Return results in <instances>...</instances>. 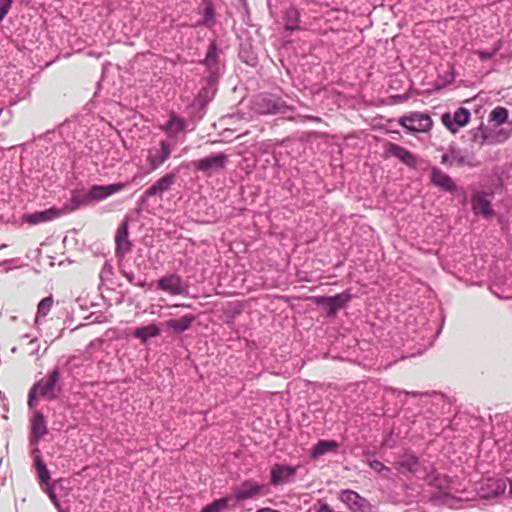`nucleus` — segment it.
Returning a JSON list of instances; mask_svg holds the SVG:
<instances>
[{
  "label": "nucleus",
  "instance_id": "1",
  "mask_svg": "<svg viewBox=\"0 0 512 512\" xmlns=\"http://www.w3.org/2000/svg\"><path fill=\"white\" fill-rule=\"evenodd\" d=\"M60 379V372L58 368H54L47 376V378L40 379L30 389L28 393V406L33 408L36 405L37 398L42 397L48 400H53L58 397L60 388L57 385Z\"/></svg>",
  "mask_w": 512,
  "mask_h": 512
},
{
  "label": "nucleus",
  "instance_id": "2",
  "mask_svg": "<svg viewBox=\"0 0 512 512\" xmlns=\"http://www.w3.org/2000/svg\"><path fill=\"white\" fill-rule=\"evenodd\" d=\"M471 141L482 147L486 144L495 145L506 141L510 137V132L506 129L490 128L481 124L470 131Z\"/></svg>",
  "mask_w": 512,
  "mask_h": 512
},
{
  "label": "nucleus",
  "instance_id": "3",
  "mask_svg": "<svg viewBox=\"0 0 512 512\" xmlns=\"http://www.w3.org/2000/svg\"><path fill=\"white\" fill-rule=\"evenodd\" d=\"M251 109L259 115L285 113L287 105L280 97L271 94H258L251 100Z\"/></svg>",
  "mask_w": 512,
  "mask_h": 512
},
{
  "label": "nucleus",
  "instance_id": "4",
  "mask_svg": "<svg viewBox=\"0 0 512 512\" xmlns=\"http://www.w3.org/2000/svg\"><path fill=\"white\" fill-rule=\"evenodd\" d=\"M398 124L410 133H427L432 129L433 121L426 113L411 112L399 117Z\"/></svg>",
  "mask_w": 512,
  "mask_h": 512
},
{
  "label": "nucleus",
  "instance_id": "5",
  "mask_svg": "<svg viewBox=\"0 0 512 512\" xmlns=\"http://www.w3.org/2000/svg\"><path fill=\"white\" fill-rule=\"evenodd\" d=\"M127 187L126 183L118 182L109 185H92L88 192L79 200V203L90 204L101 202L114 194L120 193Z\"/></svg>",
  "mask_w": 512,
  "mask_h": 512
},
{
  "label": "nucleus",
  "instance_id": "6",
  "mask_svg": "<svg viewBox=\"0 0 512 512\" xmlns=\"http://www.w3.org/2000/svg\"><path fill=\"white\" fill-rule=\"evenodd\" d=\"M338 499L352 512H371L370 503L353 490H341Z\"/></svg>",
  "mask_w": 512,
  "mask_h": 512
},
{
  "label": "nucleus",
  "instance_id": "7",
  "mask_svg": "<svg viewBox=\"0 0 512 512\" xmlns=\"http://www.w3.org/2000/svg\"><path fill=\"white\" fill-rule=\"evenodd\" d=\"M157 286L159 290L173 296L187 294V287L184 285L182 277L176 273L161 277Z\"/></svg>",
  "mask_w": 512,
  "mask_h": 512
},
{
  "label": "nucleus",
  "instance_id": "8",
  "mask_svg": "<svg viewBox=\"0 0 512 512\" xmlns=\"http://www.w3.org/2000/svg\"><path fill=\"white\" fill-rule=\"evenodd\" d=\"M470 112L464 107L458 108L453 115L444 113L441 116L442 124L453 134L457 133L460 128L466 126L470 121Z\"/></svg>",
  "mask_w": 512,
  "mask_h": 512
},
{
  "label": "nucleus",
  "instance_id": "9",
  "mask_svg": "<svg viewBox=\"0 0 512 512\" xmlns=\"http://www.w3.org/2000/svg\"><path fill=\"white\" fill-rule=\"evenodd\" d=\"M29 444L38 447L39 441L48 434V427L42 412L35 411L30 419Z\"/></svg>",
  "mask_w": 512,
  "mask_h": 512
},
{
  "label": "nucleus",
  "instance_id": "10",
  "mask_svg": "<svg viewBox=\"0 0 512 512\" xmlns=\"http://www.w3.org/2000/svg\"><path fill=\"white\" fill-rule=\"evenodd\" d=\"M385 152L388 155L397 158L408 167L415 168L418 164L417 156L415 154L396 143L387 142L385 144Z\"/></svg>",
  "mask_w": 512,
  "mask_h": 512
},
{
  "label": "nucleus",
  "instance_id": "11",
  "mask_svg": "<svg viewBox=\"0 0 512 512\" xmlns=\"http://www.w3.org/2000/svg\"><path fill=\"white\" fill-rule=\"evenodd\" d=\"M62 215L60 209L51 207L44 211H37L30 214H24L22 220L30 225H38L40 223H46L59 218Z\"/></svg>",
  "mask_w": 512,
  "mask_h": 512
},
{
  "label": "nucleus",
  "instance_id": "12",
  "mask_svg": "<svg viewBox=\"0 0 512 512\" xmlns=\"http://www.w3.org/2000/svg\"><path fill=\"white\" fill-rule=\"evenodd\" d=\"M350 300L351 295L347 292H343L331 297H318L316 299V303L319 305H325L328 308V315L334 316L337 310L343 307Z\"/></svg>",
  "mask_w": 512,
  "mask_h": 512
},
{
  "label": "nucleus",
  "instance_id": "13",
  "mask_svg": "<svg viewBox=\"0 0 512 512\" xmlns=\"http://www.w3.org/2000/svg\"><path fill=\"white\" fill-rule=\"evenodd\" d=\"M171 145L165 140L160 142V149L155 153L150 150L147 156V162L149 163L150 170L155 171L163 163H165L171 155Z\"/></svg>",
  "mask_w": 512,
  "mask_h": 512
},
{
  "label": "nucleus",
  "instance_id": "14",
  "mask_svg": "<svg viewBox=\"0 0 512 512\" xmlns=\"http://www.w3.org/2000/svg\"><path fill=\"white\" fill-rule=\"evenodd\" d=\"M175 180L176 175L173 173L164 175L144 192V198L155 196L161 198L163 193L168 191L171 188V186L175 183Z\"/></svg>",
  "mask_w": 512,
  "mask_h": 512
},
{
  "label": "nucleus",
  "instance_id": "15",
  "mask_svg": "<svg viewBox=\"0 0 512 512\" xmlns=\"http://www.w3.org/2000/svg\"><path fill=\"white\" fill-rule=\"evenodd\" d=\"M128 236V221L123 220L119 225L115 235L116 254L118 256H124L131 251L132 244Z\"/></svg>",
  "mask_w": 512,
  "mask_h": 512
},
{
  "label": "nucleus",
  "instance_id": "16",
  "mask_svg": "<svg viewBox=\"0 0 512 512\" xmlns=\"http://www.w3.org/2000/svg\"><path fill=\"white\" fill-rule=\"evenodd\" d=\"M227 161V156L225 154H216L211 155L207 158H202L196 161H193L192 165L196 170L202 172H208L213 168L222 169L224 168Z\"/></svg>",
  "mask_w": 512,
  "mask_h": 512
},
{
  "label": "nucleus",
  "instance_id": "17",
  "mask_svg": "<svg viewBox=\"0 0 512 512\" xmlns=\"http://www.w3.org/2000/svg\"><path fill=\"white\" fill-rule=\"evenodd\" d=\"M263 485L253 481L246 480L235 489L234 497L237 501L252 499L261 493Z\"/></svg>",
  "mask_w": 512,
  "mask_h": 512
},
{
  "label": "nucleus",
  "instance_id": "18",
  "mask_svg": "<svg viewBox=\"0 0 512 512\" xmlns=\"http://www.w3.org/2000/svg\"><path fill=\"white\" fill-rule=\"evenodd\" d=\"M441 163L446 166L461 167L470 165L467 155L460 149H451L441 157Z\"/></svg>",
  "mask_w": 512,
  "mask_h": 512
},
{
  "label": "nucleus",
  "instance_id": "19",
  "mask_svg": "<svg viewBox=\"0 0 512 512\" xmlns=\"http://www.w3.org/2000/svg\"><path fill=\"white\" fill-rule=\"evenodd\" d=\"M31 453L34 456L35 469L37 471L40 485H48L50 483V473L40 455L39 448H33Z\"/></svg>",
  "mask_w": 512,
  "mask_h": 512
},
{
  "label": "nucleus",
  "instance_id": "20",
  "mask_svg": "<svg viewBox=\"0 0 512 512\" xmlns=\"http://www.w3.org/2000/svg\"><path fill=\"white\" fill-rule=\"evenodd\" d=\"M431 181L434 185L439 186L446 191L455 190L454 182L450 176L437 167L432 168Z\"/></svg>",
  "mask_w": 512,
  "mask_h": 512
},
{
  "label": "nucleus",
  "instance_id": "21",
  "mask_svg": "<svg viewBox=\"0 0 512 512\" xmlns=\"http://www.w3.org/2000/svg\"><path fill=\"white\" fill-rule=\"evenodd\" d=\"M295 474V469L285 465H274L271 470V483L278 485L284 483L289 477Z\"/></svg>",
  "mask_w": 512,
  "mask_h": 512
},
{
  "label": "nucleus",
  "instance_id": "22",
  "mask_svg": "<svg viewBox=\"0 0 512 512\" xmlns=\"http://www.w3.org/2000/svg\"><path fill=\"white\" fill-rule=\"evenodd\" d=\"M472 208L476 214H482L487 217L492 215L490 200L483 194H476L472 198Z\"/></svg>",
  "mask_w": 512,
  "mask_h": 512
},
{
  "label": "nucleus",
  "instance_id": "23",
  "mask_svg": "<svg viewBox=\"0 0 512 512\" xmlns=\"http://www.w3.org/2000/svg\"><path fill=\"white\" fill-rule=\"evenodd\" d=\"M195 320V316L186 314L178 319H170L166 322L168 328L176 333H182L188 330Z\"/></svg>",
  "mask_w": 512,
  "mask_h": 512
},
{
  "label": "nucleus",
  "instance_id": "24",
  "mask_svg": "<svg viewBox=\"0 0 512 512\" xmlns=\"http://www.w3.org/2000/svg\"><path fill=\"white\" fill-rule=\"evenodd\" d=\"M338 447V444L334 440H320L311 450V457L313 459H317L320 456L335 451Z\"/></svg>",
  "mask_w": 512,
  "mask_h": 512
},
{
  "label": "nucleus",
  "instance_id": "25",
  "mask_svg": "<svg viewBox=\"0 0 512 512\" xmlns=\"http://www.w3.org/2000/svg\"><path fill=\"white\" fill-rule=\"evenodd\" d=\"M509 112L505 107H495L488 116V122L493 123L496 129H500L499 126L503 125L508 120Z\"/></svg>",
  "mask_w": 512,
  "mask_h": 512
},
{
  "label": "nucleus",
  "instance_id": "26",
  "mask_svg": "<svg viewBox=\"0 0 512 512\" xmlns=\"http://www.w3.org/2000/svg\"><path fill=\"white\" fill-rule=\"evenodd\" d=\"M300 13L295 7H290L286 10L284 20L286 30L294 31L299 29Z\"/></svg>",
  "mask_w": 512,
  "mask_h": 512
},
{
  "label": "nucleus",
  "instance_id": "27",
  "mask_svg": "<svg viewBox=\"0 0 512 512\" xmlns=\"http://www.w3.org/2000/svg\"><path fill=\"white\" fill-rule=\"evenodd\" d=\"M185 127L184 120L178 118L174 114L170 116L169 121L166 125L162 127V129L169 135H175L182 131Z\"/></svg>",
  "mask_w": 512,
  "mask_h": 512
},
{
  "label": "nucleus",
  "instance_id": "28",
  "mask_svg": "<svg viewBox=\"0 0 512 512\" xmlns=\"http://www.w3.org/2000/svg\"><path fill=\"white\" fill-rule=\"evenodd\" d=\"M159 334V329L155 324H150L144 327L137 328L134 331V336L142 341H147L148 339L157 336Z\"/></svg>",
  "mask_w": 512,
  "mask_h": 512
},
{
  "label": "nucleus",
  "instance_id": "29",
  "mask_svg": "<svg viewBox=\"0 0 512 512\" xmlns=\"http://www.w3.org/2000/svg\"><path fill=\"white\" fill-rule=\"evenodd\" d=\"M53 303H54V300H53L52 296L45 297L39 302V304L37 306L35 323H38L40 318L45 317L49 314V312L51 311V309L53 307Z\"/></svg>",
  "mask_w": 512,
  "mask_h": 512
},
{
  "label": "nucleus",
  "instance_id": "30",
  "mask_svg": "<svg viewBox=\"0 0 512 512\" xmlns=\"http://www.w3.org/2000/svg\"><path fill=\"white\" fill-rule=\"evenodd\" d=\"M230 499V497L217 499L203 507L201 512H222L228 507Z\"/></svg>",
  "mask_w": 512,
  "mask_h": 512
},
{
  "label": "nucleus",
  "instance_id": "31",
  "mask_svg": "<svg viewBox=\"0 0 512 512\" xmlns=\"http://www.w3.org/2000/svg\"><path fill=\"white\" fill-rule=\"evenodd\" d=\"M218 61V52L215 43H211L208 47V51L203 63L209 68L213 69L216 67Z\"/></svg>",
  "mask_w": 512,
  "mask_h": 512
},
{
  "label": "nucleus",
  "instance_id": "32",
  "mask_svg": "<svg viewBox=\"0 0 512 512\" xmlns=\"http://www.w3.org/2000/svg\"><path fill=\"white\" fill-rule=\"evenodd\" d=\"M12 6V0H0V22L8 14Z\"/></svg>",
  "mask_w": 512,
  "mask_h": 512
},
{
  "label": "nucleus",
  "instance_id": "33",
  "mask_svg": "<svg viewBox=\"0 0 512 512\" xmlns=\"http://www.w3.org/2000/svg\"><path fill=\"white\" fill-rule=\"evenodd\" d=\"M43 491L47 493V495L49 496L50 500L52 501V503L55 505V506H58L59 505V502H58V499L56 497V494L53 490V487L52 485L49 483L48 485H43L41 486Z\"/></svg>",
  "mask_w": 512,
  "mask_h": 512
},
{
  "label": "nucleus",
  "instance_id": "34",
  "mask_svg": "<svg viewBox=\"0 0 512 512\" xmlns=\"http://www.w3.org/2000/svg\"><path fill=\"white\" fill-rule=\"evenodd\" d=\"M369 466L377 471V472H382L383 470H388L387 467H385V465L383 463H381L380 461L378 460H373V461H370L369 462Z\"/></svg>",
  "mask_w": 512,
  "mask_h": 512
},
{
  "label": "nucleus",
  "instance_id": "35",
  "mask_svg": "<svg viewBox=\"0 0 512 512\" xmlns=\"http://www.w3.org/2000/svg\"><path fill=\"white\" fill-rule=\"evenodd\" d=\"M495 490L497 494H502L506 490V483L503 480H494Z\"/></svg>",
  "mask_w": 512,
  "mask_h": 512
},
{
  "label": "nucleus",
  "instance_id": "36",
  "mask_svg": "<svg viewBox=\"0 0 512 512\" xmlns=\"http://www.w3.org/2000/svg\"><path fill=\"white\" fill-rule=\"evenodd\" d=\"M256 512H280V511L274 510L271 508H261V509L257 510Z\"/></svg>",
  "mask_w": 512,
  "mask_h": 512
},
{
  "label": "nucleus",
  "instance_id": "37",
  "mask_svg": "<svg viewBox=\"0 0 512 512\" xmlns=\"http://www.w3.org/2000/svg\"><path fill=\"white\" fill-rule=\"evenodd\" d=\"M175 306H176V307H185V308L189 307V305H188V304H185V303H183V304H177V305H175Z\"/></svg>",
  "mask_w": 512,
  "mask_h": 512
},
{
  "label": "nucleus",
  "instance_id": "38",
  "mask_svg": "<svg viewBox=\"0 0 512 512\" xmlns=\"http://www.w3.org/2000/svg\"><path fill=\"white\" fill-rule=\"evenodd\" d=\"M509 484H510V493L512 495V479H509Z\"/></svg>",
  "mask_w": 512,
  "mask_h": 512
}]
</instances>
